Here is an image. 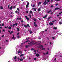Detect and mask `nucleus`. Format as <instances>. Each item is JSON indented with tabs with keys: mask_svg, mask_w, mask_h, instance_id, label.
<instances>
[{
	"mask_svg": "<svg viewBox=\"0 0 62 62\" xmlns=\"http://www.w3.org/2000/svg\"><path fill=\"white\" fill-rule=\"evenodd\" d=\"M51 8H53L54 7V6L51 5Z\"/></svg>",
	"mask_w": 62,
	"mask_h": 62,
	"instance_id": "obj_37",
	"label": "nucleus"
},
{
	"mask_svg": "<svg viewBox=\"0 0 62 62\" xmlns=\"http://www.w3.org/2000/svg\"><path fill=\"white\" fill-rule=\"evenodd\" d=\"M34 26L35 27H37V25L36 24H34Z\"/></svg>",
	"mask_w": 62,
	"mask_h": 62,
	"instance_id": "obj_24",
	"label": "nucleus"
},
{
	"mask_svg": "<svg viewBox=\"0 0 62 62\" xmlns=\"http://www.w3.org/2000/svg\"><path fill=\"white\" fill-rule=\"evenodd\" d=\"M17 37L18 38H20V37H19V36H17Z\"/></svg>",
	"mask_w": 62,
	"mask_h": 62,
	"instance_id": "obj_41",
	"label": "nucleus"
},
{
	"mask_svg": "<svg viewBox=\"0 0 62 62\" xmlns=\"http://www.w3.org/2000/svg\"><path fill=\"white\" fill-rule=\"evenodd\" d=\"M17 10H18V11H19V10H20V9H19L18 8H17Z\"/></svg>",
	"mask_w": 62,
	"mask_h": 62,
	"instance_id": "obj_42",
	"label": "nucleus"
},
{
	"mask_svg": "<svg viewBox=\"0 0 62 62\" xmlns=\"http://www.w3.org/2000/svg\"><path fill=\"white\" fill-rule=\"evenodd\" d=\"M49 24L50 25H53V23L52 22H50L49 23Z\"/></svg>",
	"mask_w": 62,
	"mask_h": 62,
	"instance_id": "obj_7",
	"label": "nucleus"
},
{
	"mask_svg": "<svg viewBox=\"0 0 62 62\" xmlns=\"http://www.w3.org/2000/svg\"><path fill=\"white\" fill-rule=\"evenodd\" d=\"M52 18V17L51 16H50L48 17V18L47 19V21H49V20H50V18Z\"/></svg>",
	"mask_w": 62,
	"mask_h": 62,
	"instance_id": "obj_8",
	"label": "nucleus"
},
{
	"mask_svg": "<svg viewBox=\"0 0 62 62\" xmlns=\"http://www.w3.org/2000/svg\"><path fill=\"white\" fill-rule=\"evenodd\" d=\"M15 12L16 13H18V11L17 10H16L15 11Z\"/></svg>",
	"mask_w": 62,
	"mask_h": 62,
	"instance_id": "obj_35",
	"label": "nucleus"
},
{
	"mask_svg": "<svg viewBox=\"0 0 62 62\" xmlns=\"http://www.w3.org/2000/svg\"><path fill=\"white\" fill-rule=\"evenodd\" d=\"M15 23H14L13 24V27H14V26H15Z\"/></svg>",
	"mask_w": 62,
	"mask_h": 62,
	"instance_id": "obj_25",
	"label": "nucleus"
},
{
	"mask_svg": "<svg viewBox=\"0 0 62 62\" xmlns=\"http://www.w3.org/2000/svg\"><path fill=\"white\" fill-rule=\"evenodd\" d=\"M20 53V51H18V54Z\"/></svg>",
	"mask_w": 62,
	"mask_h": 62,
	"instance_id": "obj_40",
	"label": "nucleus"
},
{
	"mask_svg": "<svg viewBox=\"0 0 62 62\" xmlns=\"http://www.w3.org/2000/svg\"><path fill=\"white\" fill-rule=\"evenodd\" d=\"M24 54H21V55H20V57H21L22 56H23V55Z\"/></svg>",
	"mask_w": 62,
	"mask_h": 62,
	"instance_id": "obj_21",
	"label": "nucleus"
},
{
	"mask_svg": "<svg viewBox=\"0 0 62 62\" xmlns=\"http://www.w3.org/2000/svg\"><path fill=\"white\" fill-rule=\"evenodd\" d=\"M38 39H41V38L39 37V38H38Z\"/></svg>",
	"mask_w": 62,
	"mask_h": 62,
	"instance_id": "obj_59",
	"label": "nucleus"
},
{
	"mask_svg": "<svg viewBox=\"0 0 62 62\" xmlns=\"http://www.w3.org/2000/svg\"><path fill=\"white\" fill-rule=\"evenodd\" d=\"M59 23L60 24H62V22H60Z\"/></svg>",
	"mask_w": 62,
	"mask_h": 62,
	"instance_id": "obj_27",
	"label": "nucleus"
},
{
	"mask_svg": "<svg viewBox=\"0 0 62 62\" xmlns=\"http://www.w3.org/2000/svg\"><path fill=\"white\" fill-rule=\"evenodd\" d=\"M34 60H37V58H34Z\"/></svg>",
	"mask_w": 62,
	"mask_h": 62,
	"instance_id": "obj_43",
	"label": "nucleus"
},
{
	"mask_svg": "<svg viewBox=\"0 0 62 62\" xmlns=\"http://www.w3.org/2000/svg\"><path fill=\"white\" fill-rule=\"evenodd\" d=\"M13 31H11V32H10V34H12V33H13Z\"/></svg>",
	"mask_w": 62,
	"mask_h": 62,
	"instance_id": "obj_31",
	"label": "nucleus"
},
{
	"mask_svg": "<svg viewBox=\"0 0 62 62\" xmlns=\"http://www.w3.org/2000/svg\"><path fill=\"white\" fill-rule=\"evenodd\" d=\"M33 20L35 22H37V20H36V19L34 18Z\"/></svg>",
	"mask_w": 62,
	"mask_h": 62,
	"instance_id": "obj_26",
	"label": "nucleus"
},
{
	"mask_svg": "<svg viewBox=\"0 0 62 62\" xmlns=\"http://www.w3.org/2000/svg\"><path fill=\"white\" fill-rule=\"evenodd\" d=\"M12 39H14V40H15V37H14V35H13V37L12 38Z\"/></svg>",
	"mask_w": 62,
	"mask_h": 62,
	"instance_id": "obj_3",
	"label": "nucleus"
},
{
	"mask_svg": "<svg viewBox=\"0 0 62 62\" xmlns=\"http://www.w3.org/2000/svg\"><path fill=\"white\" fill-rule=\"evenodd\" d=\"M13 8V7H12V6H11V7L10 8H9L10 9H11V10H12Z\"/></svg>",
	"mask_w": 62,
	"mask_h": 62,
	"instance_id": "obj_19",
	"label": "nucleus"
},
{
	"mask_svg": "<svg viewBox=\"0 0 62 62\" xmlns=\"http://www.w3.org/2000/svg\"><path fill=\"white\" fill-rule=\"evenodd\" d=\"M21 23H23V20H22L21 21Z\"/></svg>",
	"mask_w": 62,
	"mask_h": 62,
	"instance_id": "obj_64",
	"label": "nucleus"
},
{
	"mask_svg": "<svg viewBox=\"0 0 62 62\" xmlns=\"http://www.w3.org/2000/svg\"><path fill=\"white\" fill-rule=\"evenodd\" d=\"M3 32H5V30H4V29L3 30Z\"/></svg>",
	"mask_w": 62,
	"mask_h": 62,
	"instance_id": "obj_60",
	"label": "nucleus"
},
{
	"mask_svg": "<svg viewBox=\"0 0 62 62\" xmlns=\"http://www.w3.org/2000/svg\"><path fill=\"white\" fill-rule=\"evenodd\" d=\"M50 0H47V1L48 2H50Z\"/></svg>",
	"mask_w": 62,
	"mask_h": 62,
	"instance_id": "obj_45",
	"label": "nucleus"
},
{
	"mask_svg": "<svg viewBox=\"0 0 62 62\" xmlns=\"http://www.w3.org/2000/svg\"><path fill=\"white\" fill-rule=\"evenodd\" d=\"M34 24H36V22H34Z\"/></svg>",
	"mask_w": 62,
	"mask_h": 62,
	"instance_id": "obj_63",
	"label": "nucleus"
},
{
	"mask_svg": "<svg viewBox=\"0 0 62 62\" xmlns=\"http://www.w3.org/2000/svg\"><path fill=\"white\" fill-rule=\"evenodd\" d=\"M13 8H16V7L15 6H14Z\"/></svg>",
	"mask_w": 62,
	"mask_h": 62,
	"instance_id": "obj_51",
	"label": "nucleus"
},
{
	"mask_svg": "<svg viewBox=\"0 0 62 62\" xmlns=\"http://www.w3.org/2000/svg\"><path fill=\"white\" fill-rule=\"evenodd\" d=\"M28 5H26V8H28Z\"/></svg>",
	"mask_w": 62,
	"mask_h": 62,
	"instance_id": "obj_28",
	"label": "nucleus"
},
{
	"mask_svg": "<svg viewBox=\"0 0 62 62\" xmlns=\"http://www.w3.org/2000/svg\"><path fill=\"white\" fill-rule=\"evenodd\" d=\"M0 8L1 9H3V7L2 6H1L0 7Z\"/></svg>",
	"mask_w": 62,
	"mask_h": 62,
	"instance_id": "obj_16",
	"label": "nucleus"
},
{
	"mask_svg": "<svg viewBox=\"0 0 62 62\" xmlns=\"http://www.w3.org/2000/svg\"><path fill=\"white\" fill-rule=\"evenodd\" d=\"M27 26H28V27H30V26H29V24H27Z\"/></svg>",
	"mask_w": 62,
	"mask_h": 62,
	"instance_id": "obj_32",
	"label": "nucleus"
},
{
	"mask_svg": "<svg viewBox=\"0 0 62 62\" xmlns=\"http://www.w3.org/2000/svg\"><path fill=\"white\" fill-rule=\"evenodd\" d=\"M8 8H9V5L8 6Z\"/></svg>",
	"mask_w": 62,
	"mask_h": 62,
	"instance_id": "obj_57",
	"label": "nucleus"
},
{
	"mask_svg": "<svg viewBox=\"0 0 62 62\" xmlns=\"http://www.w3.org/2000/svg\"><path fill=\"white\" fill-rule=\"evenodd\" d=\"M16 58H17V56H15V57L14 58V59H16Z\"/></svg>",
	"mask_w": 62,
	"mask_h": 62,
	"instance_id": "obj_17",
	"label": "nucleus"
},
{
	"mask_svg": "<svg viewBox=\"0 0 62 62\" xmlns=\"http://www.w3.org/2000/svg\"><path fill=\"white\" fill-rule=\"evenodd\" d=\"M36 56L37 57H39V54H37L36 55Z\"/></svg>",
	"mask_w": 62,
	"mask_h": 62,
	"instance_id": "obj_9",
	"label": "nucleus"
},
{
	"mask_svg": "<svg viewBox=\"0 0 62 62\" xmlns=\"http://www.w3.org/2000/svg\"><path fill=\"white\" fill-rule=\"evenodd\" d=\"M53 0H51V3H52V2H53Z\"/></svg>",
	"mask_w": 62,
	"mask_h": 62,
	"instance_id": "obj_50",
	"label": "nucleus"
},
{
	"mask_svg": "<svg viewBox=\"0 0 62 62\" xmlns=\"http://www.w3.org/2000/svg\"><path fill=\"white\" fill-rule=\"evenodd\" d=\"M19 34H20V33L18 32V33H17V35H19Z\"/></svg>",
	"mask_w": 62,
	"mask_h": 62,
	"instance_id": "obj_58",
	"label": "nucleus"
},
{
	"mask_svg": "<svg viewBox=\"0 0 62 62\" xmlns=\"http://www.w3.org/2000/svg\"><path fill=\"white\" fill-rule=\"evenodd\" d=\"M59 9V8H56L54 10H57V9Z\"/></svg>",
	"mask_w": 62,
	"mask_h": 62,
	"instance_id": "obj_10",
	"label": "nucleus"
},
{
	"mask_svg": "<svg viewBox=\"0 0 62 62\" xmlns=\"http://www.w3.org/2000/svg\"><path fill=\"white\" fill-rule=\"evenodd\" d=\"M26 13H28V11H27L26 12Z\"/></svg>",
	"mask_w": 62,
	"mask_h": 62,
	"instance_id": "obj_49",
	"label": "nucleus"
},
{
	"mask_svg": "<svg viewBox=\"0 0 62 62\" xmlns=\"http://www.w3.org/2000/svg\"><path fill=\"white\" fill-rule=\"evenodd\" d=\"M45 31H47V30L46 29V30H45Z\"/></svg>",
	"mask_w": 62,
	"mask_h": 62,
	"instance_id": "obj_62",
	"label": "nucleus"
},
{
	"mask_svg": "<svg viewBox=\"0 0 62 62\" xmlns=\"http://www.w3.org/2000/svg\"><path fill=\"white\" fill-rule=\"evenodd\" d=\"M8 29H11V28L10 26L8 27Z\"/></svg>",
	"mask_w": 62,
	"mask_h": 62,
	"instance_id": "obj_20",
	"label": "nucleus"
},
{
	"mask_svg": "<svg viewBox=\"0 0 62 62\" xmlns=\"http://www.w3.org/2000/svg\"><path fill=\"white\" fill-rule=\"evenodd\" d=\"M32 9H34V10L35 11H36V9L35 8H32Z\"/></svg>",
	"mask_w": 62,
	"mask_h": 62,
	"instance_id": "obj_14",
	"label": "nucleus"
},
{
	"mask_svg": "<svg viewBox=\"0 0 62 62\" xmlns=\"http://www.w3.org/2000/svg\"><path fill=\"white\" fill-rule=\"evenodd\" d=\"M15 25L16 26H17V25H18V24L17 23H16L15 24Z\"/></svg>",
	"mask_w": 62,
	"mask_h": 62,
	"instance_id": "obj_33",
	"label": "nucleus"
},
{
	"mask_svg": "<svg viewBox=\"0 0 62 62\" xmlns=\"http://www.w3.org/2000/svg\"><path fill=\"white\" fill-rule=\"evenodd\" d=\"M57 27H53V29H54L55 30H56V29H57Z\"/></svg>",
	"mask_w": 62,
	"mask_h": 62,
	"instance_id": "obj_11",
	"label": "nucleus"
},
{
	"mask_svg": "<svg viewBox=\"0 0 62 62\" xmlns=\"http://www.w3.org/2000/svg\"><path fill=\"white\" fill-rule=\"evenodd\" d=\"M32 7H33V8H34V7H35V5L34 4L33 5Z\"/></svg>",
	"mask_w": 62,
	"mask_h": 62,
	"instance_id": "obj_38",
	"label": "nucleus"
},
{
	"mask_svg": "<svg viewBox=\"0 0 62 62\" xmlns=\"http://www.w3.org/2000/svg\"><path fill=\"white\" fill-rule=\"evenodd\" d=\"M45 50V48H44V49H42V50Z\"/></svg>",
	"mask_w": 62,
	"mask_h": 62,
	"instance_id": "obj_48",
	"label": "nucleus"
},
{
	"mask_svg": "<svg viewBox=\"0 0 62 62\" xmlns=\"http://www.w3.org/2000/svg\"><path fill=\"white\" fill-rule=\"evenodd\" d=\"M28 42L30 43H28V44H30L28 46H25V47L26 48H27L28 47V46H31V45H33L34 44V43H33L32 42H31L29 40H27L25 42Z\"/></svg>",
	"mask_w": 62,
	"mask_h": 62,
	"instance_id": "obj_1",
	"label": "nucleus"
},
{
	"mask_svg": "<svg viewBox=\"0 0 62 62\" xmlns=\"http://www.w3.org/2000/svg\"><path fill=\"white\" fill-rule=\"evenodd\" d=\"M57 17H59V15H57Z\"/></svg>",
	"mask_w": 62,
	"mask_h": 62,
	"instance_id": "obj_47",
	"label": "nucleus"
},
{
	"mask_svg": "<svg viewBox=\"0 0 62 62\" xmlns=\"http://www.w3.org/2000/svg\"><path fill=\"white\" fill-rule=\"evenodd\" d=\"M5 28H6V29H7V26H6L5 27Z\"/></svg>",
	"mask_w": 62,
	"mask_h": 62,
	"instance_id": "obj_61",
	"label": "nucleus"
},
{
	"mask_svg": "<svg viewBox=\"0 0 62 62\" xmlns=\"http://www.w3.org/2000/svg\"><path fill=\"white\" fill-rule=\"evenodd\" d=\"M47 15H46L45 16H44L43 17V18H46L47 17Z\"/></svg>",
	"mask_w": 62,
	"mask_h": 62,
	"instance_id": "obj_13",
	"label": "nucleus"
},
{
	"mask_svg": "<svg viewBox=\"0 0 62 62\" xmlns=\"http://www.w3.org/2000/svg\"><path fill=\"white\" fill-rule=\"evenodd\" d=\"M25 18L26 19L27 21H28L29 20V18H28V17H27V16H25Z\"/></svg>",
	"mask_w": 62,
	"mask_h": 62,
	"instance_id": "obj_6",
	"label": "nucleus"
},
{
	"mask_svg": "<svg viewBox=\"0 0 62 62\" xmlns=\"http://www.w3.org/2000/svg\"><path fill=\"white\" fill-rule=\"evenodd\" d=\"M33 50H34V49H33V48H32L31 49V51H33Z\"/></svg>",
	"mask_w": 62,
	"mask_h": 62,
	"instance_id": "obj_54",
	"label": "nucleus"
},
{
	"mask_svg": "<svg viewBox=\"0 0 62 62\" xmlns=\"http://www.w3.org/2000/svg\"><path fill=\"white\" fill-rule=\"evenodd\" d=\"M52 38L54 39V37H53Z\"/></svg>",
	"mask_w": 62,
	"mask_h": 62,
	"instance_id": "obj_55",
	"label": "nucleus"
},
{
	"mask_svg": "<svg viewBox=\"0 0 62 62\" xmlns=\"http://www.w3.org/2000/svg\"><path fill=\"white\" fill-rule=\"evenodd\" d=\"M41 4V2H39L38 3V6H39L40 4Z\"/></svg>",
	"mask_w": 62,
	"mask_h": 62,
	"instance_id": "obj_12",
	"label": "nucleus"
},
{
	"mask_svg": "<svg viewBox=\"0 0 62 62\" xmlns=\"http://www.w3.org/2000/svg\"><path fill=\"white\" fill-rule=\"evenodd\" d=\"M33 50H34V51L35 52V53L36 52V50H35V49H33Z\"/></svg>",
	"mask_w": 62,
	"mask_h": 62,
	"instance_id": "obj_39",
	"label": "nucleus"
},
{
	"mask_svg": "<svg viewBox=\"0 0 62 62\" xmlns=\"http://www.w3.org/2000/svg\"><path fill=\"white\" fill-rule=\"evenodd\" d=\"M46 1H47V0H45L44 2L43 3V4L44 5H46V4H48V2H46Z\"/></svg>",
	"mask_w": 62,
	"mask_h": 62,
	"instance_id": "obj_2",
	"label": "nucleus"
},
{
	"mask_svg": "<svg viewBox=\"0 0 62 62\" xmlns=\"http://www.w3.org/2000/svg\"><path fill=\"white\" fill-rule=\"evenodd\" d=\"M2 26H4V23H3L2 24Z\"/></svg>",
	"mask_w": 62,
	"mask_h": 62,
	"instance_id": "obj_46",
	"label": "nucleus"
},
{
	"mask_svg": "<svg viewBox=\"0 0 62 62\" xmlns=\"http://www.w3.org/2000/svg\"><path fill=\"white\" fill-rule=\"evenodd\" d=\"M56 60V58H55V59H54V61H55V60Z\"/></svg>",
	"mask_w": 62,
	"mask_h": 62,
	"instance_id": "obj_56",
	"label": "nucleus"
},
{
	"mask_svg": "<svg viewBox=\"0 0 62 62\" xmlns=\"http://www.w3.org/2000/svg\"><path fill=\"white\" fill-rule=\"evenodd\" d=\"M41 10H40V9L39 8L38 9V11H40Z\"/></svg>",
	"mask_w": 62,
	"mask_h": 62,
	"instance_id": "obj_22",
	"label": "nucleus"
},
{
	"mask_svg": "<svg viewBox=\"0 0 62 62\" xmlns=\"http://www.w3.org/2000/svg\"><path fill=\"white\" fill-rule=\"evenodd\" d=\"M30 13H31V14L32 13V11H30Z\"/></svg>",
	"mask_w": 62,
	"mask_h": 62,
	"instance_id": "obj_34",
	"label": "nucleus"
},
{
	"mask_svg": "<svg viewBox=\"0 0 62 62\" xmlns=\"http://www.w3.org/2000/svg\"><path fill=\"white\" fill-rule=\"evenodd\" d=\"M29 16H30V18H31V15H29Z\"/></svg>",
	"mask_w": 62,
	"mask_h": 62,
	"instance_id": "obj_44",
	"label": "nucleus"
},
{
	"mask_svg": "<svg viewBox=\"0 0 62 62\" xmlns=\"http://www.w3.org/2000/svg\"><path fill=\"white\" fill-rule=\"evenodd\" d=\"M8 32H9V33H10V31H8Z\"/></svg>",
	"mask_w": 62,
	"mask_h": 62,
	"instance_id": "obj_52",
	"label": "nucleus"
},
{
	"mask_svg": "<svg viewBox=\"0 0 62 62\" xmlns=\"http://www.w3.org/2000/svg\"><path fill=\"white\" fill-rule=\"evenodd\" d=\"M30 34H31L32 33V31L31 30H30L29 31Z\"/></svg>",
	"mask_w": 62,
	"mask_h": 62,
	"instance_id": "obj_15",
	"label": "nucleus"
},
{
	"mask_svg": "<svg viewBox=\"0 0 62 62\" xmlns=\"http://www.w3.org/2000/svg\"><path fill=\"white\" fill-rule=\"evenodd\" d=\"M21 19H22V18H21V17L19 18V20H21Z\"/></svg>",
	"mask_w": 62,
	"mask_h": 62,
	"instance_id": "obj_53",
	"label": "nucleus"
},
{
	"mask_svg": "<svg viewBox=\"0 0 62 62\" xmlns=\"http://www.w3.org/2000/svg\"><path fill=\"white\" fill-rule=\"evenodd\" d=\"M17 31H20V29L19 28H17Z\"/></svg>",
	"mask_w": 62,
	"mask_h": 62,
	"instance_id": "obj_23",
	"label": "nucleus"
},
{
	"mask_svg": "<svg viewBox=\"0 0 62 62\" xmlns=\"http://www.w3.org/2000/svg\"><path fill=\"white\" fill-rule=\"evenodd\" d=\"M27 5H29V2H28L27 3Z\"/></svg>",
	"mask_w": 62,
	"mask_h": 62,
	"instance_id": "obj_29",
	"label": "nucleus"
},
{
	"mask_svg": "<svg viewBox=\"0 0 62 62\" xmlns=\"http://www.w3.org/2000/svg\"><path fill=\"white\" fill-rule=\"evenodd\" d=\"M48 51L47 52H46V55L48 54Z\"/></svg>",
	"mask_w": 62,
	"mask_h": 62,
	"instance_id": "obj_36",
	"label": "nucleus"
},
{
	"mask_svg": "<svg viewBox=\"0 0 62 62\" xmlns=\"http://www.w3.org/2000/svg\"><path fill=\"white\" fill-rule=\"evenodd\" d=\"M20 61H23V60H22V58H21L20 59Z\"/></svg>",
	"mask_w": 62,
	"mask_h": 62,
	"instance_id": "obj_30",
	"label": "nucleus"
},
{
	"mask_svg": "<svg viewBox=\"0 0 62 62\" xmlns=\"http://www.w3.org/2000/svg\"><path fill=\"white\" fill-rule=\"evenodd\" d=\"M24 26L25 28H26V27H27V25H24Z\"/></svg>",
	"mask_w": 62,
	"mask_h": 62,
	"instance_id": "obj_18",
	"label": "nucleus"
},
{
	"mask_svg": "<svg viewBox=\"0 0 62 62\" xmlns=\"http://www.w3.org/2000/svg\"><path fill=\"white\" fill-rule=\"evenodd\" d=\"M40 47H42V49H43V46L42 45H40V46H39L38 47V48H40Z\"/></svg>",
	"mask_w": 62,
	"mask_h": 62,
	"instance_id": "obj_5",
	"label": "nucleus"
},
{
	"mask_svg": "<svg viewBox=\"0 0 62 62\" xmlns=\"http://www.w3.org/2000/svg\"><path fill=\"white\" fill-rule=\"evenodd\" d=\"M37 43H38L39 44H36L34 43V44H36V45H39V44H40V42H38Z\"/></svg>",
	"mask_w": 62,
	"mask_h": 62,
	"instance_id": "obj_4",
	"label": "nucleus"
}]
</instances>
